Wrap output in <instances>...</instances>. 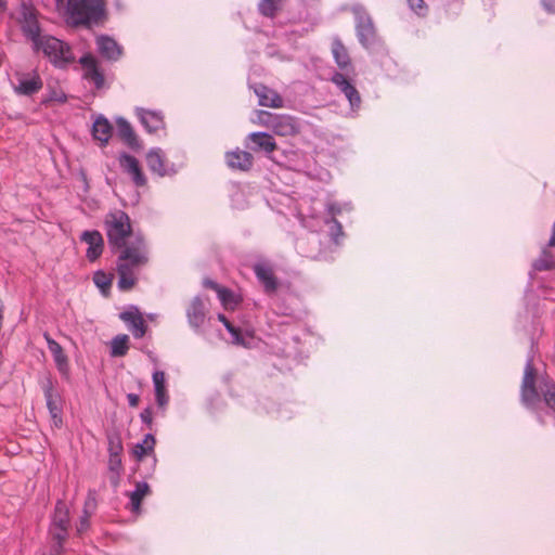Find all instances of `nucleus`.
<instances>
[{
  "instance_id": "nucleus-43",
  "label": "nucleus",
  "mask_w": 555,
  "mask_h": 555,
  "mask_svg": "<svg viewBox=\"0 0 555 555\" xmlns=\"http://www.w3.org/2000/svg\"><path fill=\"white\" fill-rule=\"evenodd\" d=\"M67 101V95L64 92H59L56 90H51L49 93V96L46 102H59V103H65Z\"/></svg>"
},
{
  "instance_id": "nucleus-27",
  "label": "nucleus",
  "mask_w": 555,
  "mask_h": 555,
  "mask_svg": "<svg viewBox=\"0 0 555 555\" xmlns=\"http://www.w3.org/2000/svg\"><path fill=\"white\" fill-rule=\"evenodd\" d=\"M255 93L259 99V105L278 108L282 106L283 100L282 98L272 89L268 88L264 85H258L255 88Z\"/></svg>"
},
{
  "instance_id": "nucleus-41",
  "label": "nucleus",
  "mask_w": 555,
  "mask_h": 555,
  "mask_svg": "<svg viewBox=\"0 0 555 555\" xmlns=\"http://www.w3.org/2000/svg\"><path fill=\"white\" fill-rule=\"evenodd\" d=\"M108 470L115 473L122 470L121 455H111L108 457Z\"/></svg>"
},
{
  "instance_id": "nucleus-14",
  "label": "nucleus",
  "mask_w": 555,
  "mask_h": 555,
  "mask_svg": "<svg viewBox=\"0 0 555 555\" xmlns=\"http://www.w3.org/2000/svg\"><path fill=\"white\" fill-rule=\"evenodd\" d=\"M332 82L336 85L341 93L348 99L352 112H357L361 106V95L357 88L343 74L335 72L332 76Z\"/></svg>"
},
{
  "instance_id": "nucleus-33",
  "label": "nucleus",
  "mask_w": 555,
  "mask_h": 555,
  "mask_svg": "<svg viewBox=\"0 0 555 555\" xmlns=\"http://www.w3.org/2000/svg\"><path fill=\"white\" fill-rule=\"evenodd\" d=\"M129 349V337L126 334L115 336L111 343V356L124 357Z\"/></svg>"
},
{
  "instance_id": "nucleus-23",
  "label": "nucleus",
  "mask_w": 555,
  "mask_h": 555,
  "mask_svg": "<svg viewBox=\"0 0 555 555\" xmlns=\"http://www.w3.org/2000/svg\"><path fill=\"white\" fill-rule=\"evenodd\" d=\"M116 125L118 137L131 150H138L141 147L137 133L126 118L117 117Z\"/></svg>"
},
{
  "instance_id": "nucleus-8",
  "label": "nucleus",
  "mask_w": 555,
  "mask_h": 555,
  "mask_svg": "<svg viewBox=\"0 0 555 555\" xmlns=\"http://www.w3.org/2000/svg\"><path fill=\"white\" fill-rule=\"evenodd\" d=\"M326 216L313 219L318 223L322 222V228L319 230L322 231L323 228H326V233L328 234L331 241L338 245L339 238L344 237V231L341 223L336 219V216L341 214L344 210L350 211L351 204L350 203H337V202H328L325 206Z\"/></svg>"
},
{
  "instance_id": "nucleus-39",
  "label": "nucleus",
  "mask_w": 555,
  "mask_h": 555,
  "mask_svg": "<svg viewBox=\"0 0 555 555\" xmlns=\"http://www.w3.org/2000/svg\"><path fill=\"white\" fill-rule=\"evenodd\" d=\"M232 337V341L235 345H244V338L242 336L240 327L234 326L231 322L224 326Z\"/></svg>"
},
{
  "instance_id": "nucleus-45",
  "label": "nucleus",
  "mask_w": 555,
  "mask_h": 555,
  "mask_svg": "<svg viewBox=\"0 0 555 555\" xmlns=\"http://www.w3.org/2000/svg\"><path fill=\"white\" fill-rule=\"evenodd\" d=\"M95 504H96V493L94 490H89L83 508H87L89 511V508H93L95 506Z\"/></svg>"
},
{
  "instance_id": "nucleus-34",
  "label": "nucleus",
  "mask_w": 555,
  "mask_h": 555,
  "mask_svg": "<svg viewBox=\"0 0 555 555\" xmlns=\"http://www.w3.org/2000/svg\"><path fill=\"white\" fill-rule=\"evenodd\" d=\"M113 275L103 270H98L93 274V283L104 296H107L112 286Z\"/></svg>"
},
{
  "instance_id": "nucleus-2",
  "label": "nucleus",
  "mask_w": 555,
  "mask_h": 555,
  "mask_svg": "<svg viewBox=\"0 0 555 555\" xmlns=\"http://www.w3.org/2000/svg\"><path fill=\"white\" fill-rule=\"evenodd\" d=\"M56 5L74 26L91 27L106 16L105 0H57Z\"/></svg>"
},
{
  "instance_id": "nucleus-12",
  "label": "nucleus",
  "mask_w": 555,
  "mask_h": 555,
  "mask_svg": "<svg viewBox=\"0 0 555 555\" xmlns=\"http://www.w3.org/2000/svg\"><path fill=\"white\" fill-rule=\"evenodd\" d=\"M21 13L22 33L28 40L31 41V44L35 46L43 37V35L40 33L41 29L37 20L36 11L30 7L23 4Z\"/></svg>"
},
{
  "instance_id": "nucleus-13",
  "label": "nucleus",
  "mask_w": 555,
  "mask_h": 555,
  "mask_svg": "<svg viewBox=\"0 0 555 555\" xmlns=\"http://www.w3.org/2000/svg\"><path fill=\"white\" fill-rule=\"evenodd\" d=\"M253 271L267 294L276 292L279 281L274 275L271 263L267 260H259L253 264Z\"/></svg>"
},
{
  "instance_id": "nucleus-49",
  "label": "nucleus",
  "mask_w": 555,
  "mask_h": 555,
  "mask_svg": "<svg viewBox=\"0 0 555 555\" xmlns=\"http://www.w3.org/2000/svg\"><path fill=\"white\" fill-rule=\"evenodd\" d=\"M149 462V467H150V472L147 474L144 475V477H149L152 475V473L154 472L155 469V466H156V463H157V459L155 456V454L153 455V457L147 461Z\"/></svg>"
},
{
  "instance_id": "nucleus-6",
  "label": "nucleus",
  "mask_w": 555,
  "mask_h": 555,
  "mask_svg": "<svg viewBox=\"0 0 555 555\" xmlns=\"http://www.w3.org/2000/svg\"><path fill=\"white\" fill-rule=\"evenodd\" d=\"M69 529V509L64 501L59 500L55 504L54 512L51 515L49 526V534L52 539L51 550L55 555H61L63 553L64 544L68 539Z\"/></svg>"
},
{
  "instance_id": "nucleus-18",
  "label": "nucleus",
  "mask_w": 555,
  "mask_h": 555,
  "mask_svg": "<svg viewBox=\"0 0 555 555\" xmlns=\"http://www.w3.org/2000/svg\"><path fill=\"white\" fill-rule=\"evenodd\" d=\"M43 337L47 341V346L49 351L51 352L55 366L63 378H69V363L68 358L65 354L62 346L54 340L48 333L43 334Z\"/></svg>"
},
{
  "instance_id": "nucleus-10",
  "label": "nucleus",
  "mask_w": 555,
  "mask_h": 555,
  "mask_svg": "<svg viewBox=\"0 0 555 555\" xmlns=\"http://www.w3.org/2000/svg\"><path fill=\"white\" fill-rule=\"evenodd\" d=\"M15 82H12L13 90L18 95L31 96L42 89L43 82L36 70L14 74Z\"/></svg>"
},
{
  "instance_id": "nucleus-19",
  "label": "nucleus",
  "mask_w": 555,
  "mask_h": 555,
  "mask_svg": "<svg viewBox=\"0 0 555 555\" xmlns=\"http://www.w3.org/2000/svg\"><path fill=\"white\" fill-rule=\"evenodd\" d=\"M146 165L149 169L159 177L173 176L176 169L173 165L167 167L165 165V155L159 147H153L146 154Z\"/></svg>"
},
{
  "instance_id": "nucleus-32",
  "label": "nucleus",
  "mask_w": 555,
  "mask_h": 555,
  "mask_svg": "<svg viewBox=\"0 0 555 555\" xmlns=\"http://www.w3.org/2000/svg\"><path fill=\"white\" fill-rule=\"evenodd\" d=\"M156 440L152 434H146L142 440L135 444L133 453L139 461L143 460V456L154 452Z\"/></svg>"
},
{
  "instance_id": "nucleus-22",
  "label": "nucleus",
  "mask_w": 555,
  "mask_h": 555,
  "mask_svg": "<svg viewBox=\"0 0 555 555\" xmlns=\"http://www.w3.org/2000/svg\"><path fill=\"white\" fill-rule=\"evenodd\" d=\"M113 126L102 114L98 115L92 125L91 134L95 141H99L101 147H105L113 135Z\"/></svg>"
},
{
  "instance_id": "nucleus-24",
  "label": "nucleus",
  "mask_w": 555,
  "mask_h": 555,
  "mask_svg": "<svg viewBox=\"0 0 555 555\" xmlns=\"http://www.w3.org/2000/svg\"><path fill=\"white\" fill-rule=\"evenodd\" d=\"M137 116L142 126L150 133L156 132L164 127V118L160 112L137 108Z\"/></svg>"
},
{
  "instance_id": "nucleus-9",
  "label": "nucleus",
  "mask_w": 555,
  "mask_h": 555,
  "mask_svg": "<svg viewBox=\"0 0 555 555\" xmlns=\"http://www.w3.org/2000/svg\"><path fill=\"white\" fill-rule=\"evenodd\" d=\"M208 305L207 297L195 296L185 310L188 324L196 334H204L206 324L211 321Z\"/></svg>"
},
{
  "instance_id": "nucleus-28",
  "label": "nucleus",
  "mask_w": 555,
  "mask_h": 555,
  "mask_svg": "<svg viewBox=\"0 0 555 555\" xmlns=\"http://www.w3.org/2000/svg\"><path fill=\"white\" fill-rule=\"evenodd\" d=\"M152 379L154 385L156 403L159 408H164L169 402V396L167 393L166 388L165 373L163 371L156 370L152 375Z\"/></svg>"
},
{
  "instance_id": "nucleus-15",
  "label": "nucleus",
  "mask_w": 555,
  "mask_h": 555,
  "mask_svg": "<svg viewBox=\"0 0 555 555\" xmlns=\"http://www.w3.org/2000/svg\"><path fill=\"white\" fill-rule=\"evenodd\" d=\"M119 319L126 323L134 338H142L145 335L147 326L138 307L130 306L119 313Z\"/></svg>"
},
{
  "instance_id": "nucleus-26",
  "label": "nucleus",
  "mask_w": 555,
  "mask_h": 555,
  "mask_svg": "<svg viewBox=\"0 0 555 555\" xmlns=\"http://www.w3.org/2000/svg\"><path fill=\"white\" fill-rule=\"evenodd\" d=\"M332 54L340 70L348 72L352 67L348 50L338 37L333 38Z\"/></svg>"
},
{
  "instance_id": "nucleus-16",
  "label": "nucleus",
  "mask_w": 555,
  "mask_h": 555,
  "mask_svg": "<svg viewBox=\"0 0 555 555\" xmlns=\"http://www.w3.org/2000/svg\"><path fill=\"white\" fill-rule=\"evenodd\" d=\"M95 44L100 55L109 62H116L122 55V47L108 35L96 36Z\"/></svg>"
},
{
  "instance_id": "nucleus-25",
  "label": "nucleus",
  "mask_w": 555,
  "mask_h": 555,
  "mask_svg": "<svg viewBox=\"0 0 555 555\" xmlns=\"http://www.w3.org/2000/svg\"><path fill=\"white\" fill-rule=\"evenodd\" d=\"M225 160L230 168L247 171L253 167L254 157L246 151H232L225 154Z\"/></svg>"
},
{
  "instance_id": "nucleus-17",
  "label": "nucleus",
  "mask_w": 555,
  "mask_h": 555,
  "mask_svg": "<svg viewBox=\"0 0 555 555\" xmlns=\"http://www.w3.org/2000/svg\"><path fill=\"white\" fill-rule=\"evenodd\" d=\"M245 145L250 151L263 152L264 154H270L276 147L273 135L264 131L248 134Z\"/></svg>"
},
{
  "instance_id": "nucleus-53",
  "label": "nucleus",
  "mask_w": 555,
  "mask_h": 555,
  "mask_svg": "<svg viewBox=\"0 0 555 555\" xmlns=\"http://www.w3.org/2000/svg\"><path fill=\"white\" fill-rule=\"evenodd\" d=\"M0 5L5 9V1L4 0H0Z\"/></svg>"
},
{
  "instance_id": "nucleus-30",
  "label": "nucleus",
  "mask_w": 555,
  "mask_h": 555,
  "mask_svg": "<svg viewBox=\"0 0 555 555\" xmlns=\"http://www.w3.org/2000/svg\"><path fill=\"white\" fill-rule=\"evenodd\" d=\"M272 126L275 133L280 135L294 134L298 130L296 121L289 116L276 117Z\"/></svg>"
},
{
  "instance_id": "nucleus-21",
  "label": "nucleus",
  "mask_w": 555,
  "mask_h": 555,
  "mask_svg": "<svg viewBox=\"0 0 555 555\" xmlns=\"http://www.w3.org/2000/svg\"><path fill=\"white\" fill-rule=\"evenodd\" d=\"M119 164L121 168L131 176V179L137 186H144L146 184V177L142 172L139 160L134 156L121 153L119 156Z\"/></svg>"
},
{
  "instance_id": "nucleus-40",
  "label": "nucleus",
  "mask_w": 555,
  "mask_h": 555,
  "mask_svg": "<svg viewBox=\"0 0 555 555\" xmlns=\"http://www.w3.org/2000/svg\"><path fill=\"white\" fill-rule=\"evenodd\" d=\"M218 297L223 306L228 307L230 304L234 302V294L232 291L222 287L218 289Z\"/></svg>"
},
{
  "instance_id": "nucleus-20",
  "label": "nucleus",
  "mask_w": 555,
  "mask_h": 555,
  "mask_svg": "<svg viewBox=\"0 0 555 555\" xmlns=\"http://www.w3.org/2000/svg\"><path fill=\"white\" fill-rule=\"evenodd\" d=\"M80 240L88 244L86 257L93 262L100 258L104 248V240L98 230H87L80 235Z\"/></svg>"
},
{
  "instance_id": "nucleus-31",
  "label": "nucleus",
  "mask_w": 555,
  "mask_h": 555,
  "mask_svg": "<svg viewBox=\"0 0 555 555\" xmlns=\"http://www.w3.org/2000/svg\"><path fill=\"white\" fill-rule=\"evenodd\" d=\"M150 492V486L145 481H138L135 488L129 494L131 511L138 513L143 498Z\"/></svg>"
},
{
  "instance_id": "nucleus-37",
  "label": "nucleus",
  "mask_w": 555,
  "mask_h": 555,
  "mask_svg": "<svg viewBox=\"0 0 555 555\" xmlns=\"http://www.w3.org/2000/svg\"><path fill=\"white\" fill-rule=\"evenodd\" d=\"M108 455H121L124 450L121 440L118 436L108 437Z\"/></svg>"
},
{
  "instance_id": "nucleus-38",
  "label": "nucleus",
  "mask_w": 555,
  "mask_h": 555,
  "mask_svg": "<svg viewBox=\"0 0 555 555\" xmlns=\"http://www.w3.org/2000/svg\"><path fill=\"white\" fill-rule=\"evenodd\" d=\"M409 8L418 16H425L428 12V7L424 0H406Z\"/></svg>"
},
{
  "instance_id": "nucleus-46",
  "label": "nucleus",
  "mask_w": 555,
  "mask_h": 555,
  "mask_svg": "<svg viewBox=\"0 0 555 555\" xmlns=\"http://www.w3.org/2000/svg\"><path fill=\"white\" fill-rule=\"evenodd\" d=\"M543 9L551 14H555V0H541Z\"/></svg>"
},
{
  "instance_id": "nucleus-51",
  "label": "nucleus",
  "mask_w": 555,
  "mask_h": 555,
  "mask_svg": "<svg viewBox=\"0 0 555 555\" xmlns=\"http://www.w3.org/2000/svg\"><path fill=\"white\" fill-rule=\"evenodd\" d=\"M205 285L212 288V289H216L218 292V289L220 288L219 285L214 282V281H210V280H206L205 281Z\"/></svg>"
},
{
  "instance_id": "nucleus-11",
  "label": "nucleus",
  "mask_w": 555,
  "mask_h": 555,
  "mask_svg": "<svg viewBox=\"0 0 555 555\" xmlns=\"http://www.w3.org/2000/svg\"><path fill=\"white\" fill-rule=\"evenodd\" d=\"M83 70L82 78L94 86V89L100 91L105 88L104 73L100 66L98 59L91 54L86 53L79 60Z\"/></svg>"
},
{
  "instance_id": "nucleus-50",
  "label": "nucleus",
  "mask_w": 555,
  "mask_h": 555,
  "mask_svg": "<svg viewBox=\"0 0 555 555\" xmlns=\"http://www.w3.org/2000/svg\"><path fill=\"white\" fill-rule=\"evenodd\" d=\"M548 247H555V221H554V224H553L552 235H551V238L548 241Z\"/></svg>"
},
{
  "instance_id": "nucleus-47",
  "label": "nucleus",
  "mask_w": 555,
  "mask_h": 555,
  "mask_svg": "<svg viewBox=\"0 0 555 555\" xmlns=\"http://www.w3.org/2000/svg\"><path fill=\"white\" fill-rule=\"evenodd\" d=\"M111 475H109V482L112 485V487L114 489L118 488L119 486V482H120V475H121V472H109Z\"/></svg>"
},
{
  "instance_id": "nucleus-36",
  "label": "nucleus",
  "mask_w": 555,
  "mask_h": 555,
  "mask_svg": "<svg viewBox=\"0 0 555 555\" xmlns=\"http://www.w3.org/2000/svg\"><path fill=\"white\" fill-rule=\"evenodd\" d=\"M63 408L64 405L47 408L51 417V424L54 428H62L63 426Z\"/></svg>"
},
{
  "instance_id": "nucleus-29",
  "label": "nucleus",
  "mask_w": 555,
  "mask_h": 555,
  "mask_svg": "<svg viewBox=\"0 0 555 555\" xmlns=\"http://www.w3.org/2000/svg\"><path fill=\"white\" fill-rule=\"evenodd\" d=\"M40 385L47 408L64 405V399L61 392L55 388L54 382L51 377H46Z\"/></svg>"
},
{
  "instance_id": "nucleus-52",
  "label": "nucleus",
  "mask_w": 555,
  "mask_h": 555,
  "mask_svg": "<svg viewBox=\"0 0 555 555\" xmlns=\"http://www.w3.org/2000/svg\"><path fill=\"white\" fill-rule=\"evenodd\" d=\"M218 320H219L220 322H222L224 326H225V324H229V323H230V321H229V320L225 318V315H224V314H222V313H218Z\"/></svg>"
},
{
  "instance_id": "nucleus-1",
  "label": "nucleus",
  "mask_w": 555,
  "mask_h": 555,
  "mask_svg": "<svg viewBox=\"0 0 555 555\" xmlns=\"http://www.w3.org/2000/svg\"><path fill=\"white\" fill-rule=\"evenodd\" d=\"M149 260L147 248L143 235H138L128 248L120 251L117 260L118 282L121 292L130 291L137 283L133 270L144 266Z\"/></svg>"
},
{
  "instance_id": "nucleus-4",
  "label": "nucleus",
  "mask_w": 555,
  "mask_h": 555,
  "mask_svg": "<svg viewBox=\"0 0 555 555\" xmlns=\"http://www.w3.org/2000/svg\"><path fill=\"white\" fill-rule=\"evenodd\" d=\"M104 225L108 244L113 250L128 248L135 236L142 235L132 232L129 216L119 209L105 216Z\"/></svg>"
},
{
  "instance_id": "nucleus-3",
  "label": "nucleus",
  "mask_w": 555,
  "mask_h": 555,
  "mask_svg": "<svg viewBox=\"0 0 555 555\" xmlns=\"http://www.w3.org/2000/svg\"><path fill=\"white\" fill-rule=\"evenodd\" d=\"M533 348V340L531 341V349ZM532 350L527 357L524 377L520 385V402L521 404L533 412L537 416L538 422L541 425L545 424L544 417L541 413L542 400L538 390V371L533 365Z\"/></svg>"
},
{
  "instance_id": "nucleus-42",
  "label": "nucleus",
  "mask_w": 555,
  "mask_h": 555,
  "mask_svg": "<svg viewBox=\"0 0 555 555\" xmlns=\"http://www.w3.org/2000/svg\"><path fill=\"white\" fill-rule=\"evenodd\" d=\"M90 516H91V512L88 511L87 508H83V515L80 517L79 524L77 526V532L78 533H81V532L86 531L89 528V526H90V521H89Z\"/></svg>"
},
{
  "instance_id": "nucleus-7",
  "label": "nucleus",
  "mask_w": 555,
  "mask_h": 555,
  "mask_svg": "<svg viewBox=\"0 0 555 555\" xmlns=\"http://www.w3.org/2000/svg\"><path fill=\"white\" fill-rule=\"evenodd\" d=\"M351 11L356 20V35L360 44L366 49H373L377 42V34L372 17L361 4H354Z\"/></svg>"
},
{
  "instance_id": "nucleus-35",
  "label": "nucleus",
  "mask_w": 555,
  "mask_h": 555,
  "mask_svg": "<svg viewBox=\"0 0 555 555\" xmlns=\"http://www.w3.org/2000/svg\"><path fill=\"white\" fill-rule=\"evenodd\" d=\"M533 269L535 271H545L555 267V256L551 250L544 248L541 256L534 260Z\"/></svg>"
},
{
  "instance_id": "nucleus-44",
  "label": "nucleus",
  "mask_w": 555,
  "mask_h": 555,
  "mask_svg": "<svg viewBox=\"0 0 555 555\" xmlns=\"http://www.w3.org/2000/svg\"><path fill=\"white\" fill-rule=\"evenodd\" d=\"M140 418L142 421V423L146 424L149 427L152 426V423H153V412H152V409L150 406L145 408L141 413H140Z\"/></svg>"
},
{
  "instance_id": "nucleus-48",
  "label": "nucleus",
  "mask_w": 555,
  "mask_h": 555,
  "mask_svg": "<svg viewBox=\"0 0 555 555\" xmlns=\"http://www.w3.org/2000/svg\"><path fill=\"white\" fill-rule=\"evenodd\" d=\"M127 400L130 406L135 408L139 404L140 397L139 395L131 392L127 395Z\"/></svg>"
},
{
  "instance_id": "nucleus-5",
  "label": "nucleus",
  "mask_w": 555,
  "mask_h": 555,
  "mask_svg": "<svg viewBox=\"0 0 555 555\" xmlns=\"http://www.w3.org/2000/svg\"><path fill=\"white\" fill-rule=\"evenodd\" d=\"M35 52H41L49 62L56 68H67L75 62V55L72 47L51 35H43V37L33 46Z\"/></svg>"
}]
</instances>
